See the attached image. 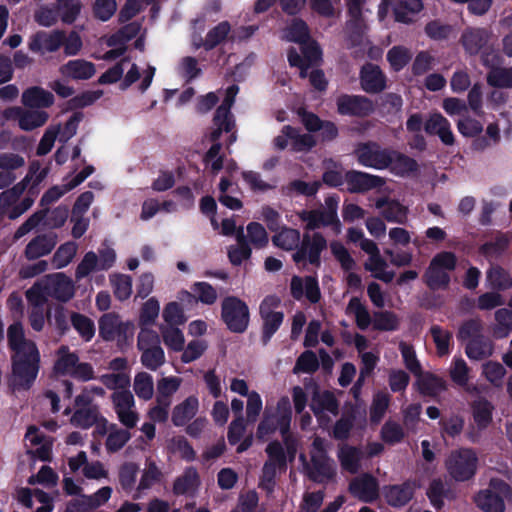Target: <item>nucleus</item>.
Returning <instances> with one entry per match:
<instances>
[{
  "label": "nucleus",
  "instance_id": "obj_1",
  "mask_svg": "<svg viewBox=\"0 0 512 512\" xmlns=\"http://www.w3.org/2000/svg\"><path fill=\"white\" fill-rule=\"evenodd\" d=\"M7 346L10 351L11 371L15 387L29 390L35 383L40 368L41 355L37 344L26 338L23 324L13 322L7 328Z\"/></svg>",
  "mask_w": 512,
  "mask_h": 512
},
{
  "label": "nucleus",
  "instance_id": "obj_2",
  "mask_svg": "<svg viewBox=\"0 0 512 512\" xmlns=\"http://www.w3.org/2000/svg\"><path fill=\"white\" fill-rule=\"evenodd\" d=\"M457 267V256L451 251H441L430 261L423 274V282L430 290H445L451 282L450 273Z\"/></svg>",
  "mask_w": 512,
  "mask_h": 512
},
{
  "label": "nucleus",
  "instance_id": "obj_3",
  "mask_svg": "<svg viewBox=\"0 0 512 512\" xmlns=\"http://www.w3.org/2000/svg\"><path fill=\"white\" fill-rule=\"evenodd\" d=\"M99 336L107 342L116 341L119 349L124 350L133 342L135 325L131 321L123 322L114 313H105L98 320Z\"/></svg>",
  "mask_w": 512,
  "mask_h": 512
},
{
  "label": "nucleus",
  "instance_id": "obj_4",
  "mask_svg": "<svg viewBox=\"0 0 512 512\" xmlns=\"http://www.w3.org/2000/svg\"><path fill=\"white\" fill-rule=\"evenodd\" d=\"M505 501L512 502V486L501 478H491L488 487L474 496L476 506L483 512H505Z\"/></svg>",
  "mask_w": 512,
  "mask_h": 512
},
{
  "label": "nucleus",
  "instance_id": "obj_5",
  "mask_svg": "<svg viewBox=\"0 0 512 512\" xmlns=\"http://www.w3.org/2000/svg\"><path fill=\"white\" fill-rule=\"evenodd\" d=\"M221 320L230 332L243 334L250 324L249 306L237 296H226L221 302Z\"/></svg>",
  "mask_w": 512,
  "mask_h": 512
},
{
  "label": "nucleus",
  "instance_id": "obj_6",
  "mask_svg": "<svg viewBox=\"0 0 512 512\" xmlns=\"http://www.w3.org/2000/svg\"><path fill=\"white\" fill-rule=\"evenodd\" d=\"M478 457L472 448H460L452 451L446 460L450 476L458 482L472 479L477 471Z\"/></svg>",
  "mask_w": 512,
  "mask_h": 512
},
{
  "label": "nucleus",
  "instance_id": "obj_7",
  "mask_svg": "<svg viewBox=\"0 0 512 512\" xmlns=\"http://www.w3.org/2000/svg\"><path fill=\"white\" fill-rule=\"evenodd\" d=\"M280 303L281 300L276 295H268L260 303L259 315L262 320L261 343L263 346L268 345L284 321V313L274 311Z\"/></svg>",
  "mask_w": 512,
  "mask_h": 512
},
{
  "label": "nucleus",
  "instance_id": "obj_8",
  "mask_svg": "<svg viewBox=\"0 0 512 512\" xmlns=\"http://www.w3.org/2000/svg\"><path fill=\"white\" fill-rule=\"evenodd\" d=\"M327 248V240L320 232L312 235L304 233L297 250L293 253L292 259L296 264L308 262L310 265L319 268L321 266V254Z\"/></svg>",
  "mask_w": 512,
  "mask_h": 512
},
{
  "label": "nucleus",
  "instance_id": "obj_9",
  "mask_svg": "<svg viewBox=\"0 0 512 512\" xmlns=\"http://www.w3.org/2000/svg\"><path fill=\"white\" fill-rule=\"evenodd\" d=\"M336 108L341 116L366 118L374 113L375 104L364 95L343 93L336 98Z\"/></svg>",
  "mask_w": 512,
  "mask_h": 512
},
{
  "label": "nucleus",
  "instance_id": "obj_10",
  "mask_svg": "<svg viewBox=\"0 0 512 512\" xmlns=\"http://www.w3.org/2000/svg\"><path fill=\"white\" fill-rule=\"evenodd\" d=\"M390 150L381 149L376 142H365L357 145L355 155L362 166L383 170L391 165Z\"/></svg>",
  "mask_w": 512,
  "mask_h": 512
},
{
  "label": "nucleus",
  "instance_id": "obj_11",
  "mask_svg": "<svg viewBox=\"0 0 512 512\" xmlns=\"http://www.w3.org/2000/svg\"><path fill=\"white\" fill-rule=\"evenodd\" d=\"M43 291L47 296L66 303L74 297L75 287L73 281L60 272L47 277Z\"/></svg>",
  "mask_w": 512,
  "mask_h": 512
},
{
  "label": "nucleus",
  "instance_id": "obj_12",
  "mask_svg": "<svg viewBox=\"0 0 512 512\" xmlns=\"http://www.w3.org/2000/svg\"><path fill=\"white\" fill-rule=\"evenodd\" d=\"M417 485L415 481L406 480L401 484H389L382 488V496L393 508L406 506L414 497Z\"/></svg>",
  "mask_w": 512,
  "mask_h": 512
},
{
  "label": "nucleus",
  "instance_id": "obj_13",
  "mask_svg": "<svg viewBox=\"0 0 512 512\" xmlns=\"http://www.w3.org/2000/svg\"><path fill=\"white\" fill-rule=\"evenodd\" d=\"M491 39V33L486 28L467 27L461 34L460 43L466 54L470 56L479 55Z\"/></svg>",
  "mask_w": 512,
  "mask_h": 512
},
{
  "label": "nucleus",
  "instance_id": "obj_14",
  "mask_svg": "<svg viewBox=\"0 0 512 512\" xmlns=\"http://www.w3.org/2000/svg\"><path fill=\"white\" fill-rule=\"evenodd\" d=\"M65 42V31H38L29 41V49L35 53L56 52Z\"/></svg>",
  "mask_w": 512,
  "mask_h": 512
},
{
  "label": "nucleus",
  "instance_id": "obj_15",
  "mask_svg": "<svg viewBox=\"0 0 512 512\" xmlns=\"http://www.w3.org/2000/svg\"><path fill=\"white\" fill-rule=\"evenodd\" d=\"M345 182L350 193H365L372 189L380 188L385 184L382 177L358 170L347 171L345 173Z\"/></svg>",
  "mask_w": 512,
  "mask_h": 512
},
{
  "label": "nucleus",
  "instance_id": "obj_16",
  "mask_svg": "<svg viewBox=\"0 0 512 512\" xmlns=\"http://www.w3.org/2000/svg\"><path fill=\"white\" fill-rule=\"evenodd\" d=\"M310 409L315 417L321 420L326 417L325 411L337 415L339 413V402L333 392L329 390L320 391L319 386L314 383Z\"/></svg>",
  "mask_w": 512,
  "mask_h": 512
},
{
  "label": "nucleus",
  "instance_id": "obj_17",
  "mask_svg": "<svg viewBox=\"0 0 512 512\" xmlns=\"http://www.w3.org/2000/svg\"><path fill=\"white\" fill-rule=\"evenodd\" d=\"M349 491L360 501L372 503L379 497V483L373 475L365 473L350 482Z\"/></svg>",
  "mask_w": 512,
  "mask_h": 512
},
{
  "label": "nucleus",
  "instance_id": "obj_18",
  "mask_svg": "<svg viewBox=\"0 0 512 512\" xmlns=\"http://www.w3.org/2000/svg\"><path fill=\"white\" fill-rule=\"evenodd\" d=\"M307 476L316 483H325L332 480L336 475V470L327 453L311 454V465L305 464Z\"/></svg>",
  "mask_w": 512,
  "mask_h": 512
},
{
  "label": "nucleus",
  "instance_id": "obj_19",
  "mask_svg": "<svg viewBox=\"0 0 512 512\" xmlns=\"http://www.w3.org/2000/svg\"><path fill=\"white\" fill-rule=\"evenodd\" d=\"M298 216L301 221L306 222L305 229L307 231H314L321 227H331L336 233L341 230L339 218L330 216L323 208L302 210Z\"/></svg>",
  "mask_w": 512,
  "mask_h": 512
},
{
  "label": "nucleus",
  "instance_id": "obj_20",
  "mask_svg": "<svg viewBox=\"0 0 512 512\" xmlns=\"http://www.w3.org/2000/svg\"><path fill=\"white\" fill-rule=\"evenodd\" d=\"M290 294L296 300H300L305 294L311 303H318L321 292L317 278L306 276L302 279L300 276H293L290 282Z\"/></svg>",
  "mask_w": 512,
  "mask_h": 512
},
{
  "label": "nucleus",
  "instance_id": "obj_21",
  "mask_svg": "<svg viewBox=\"0 0 512 512\" xmlns=\"http://www.w3.org/2000/svg\"><path fill=\"white\" fill-rule=\"evenodd\" d=\"M57 243V233L48 232L39 234L28 242L24 250V256L27 260H36L50 254Z\"/></svg>",
  "mask_w": 512,
  "mask_h": 512
},
{
  "label": "nucleus",
  "instance_id": "obj_22",
  "mask_svg": "<svg viewBox=\"0 0 512 512\" xmlns=\"http://www.w3.org/2000/svg\"><path fill=\"white\" fill-rule=\"evenodd\" d=\"M387 79L378 65L367 63L360 70L361 88L370 94H377L386 89Z\"/></svg>",
  "mask_w": 512,
  "mask_h": 512
},
{
  "label": "nucleus",
  "instance_id": "obj_23",
  "mask_svg": "<svg viewBox=\"0 0 512 512\" xmlns=\"http://www.w3.org/2000/svg\"><path fill=\"white\" fill-rule=\"evenodd\" d=\"M192 292L182 290L179 293V299L183 302L197 303L201 302L204 305H213L218 298L217 290L208 282L199 281L191 286Z\"/></svg>",
  "mask_w": 512,
  "mask_h": 512
},
{
  "label": "nucleus",
  "instance_id": "obj_24",
  "mask_svg": "<svg viewBox=\"0 0 512 512\" xmlns=\"http://www.w3.org/2000/svg\"><path fill=\"white\" fill-rule=\"evenodd\" d=\"M22 104L29 109H44L51 107L55 102L54 95L40 86H31L21 95Z\"/></svg>",
  "mask_w": 512,
  "mask_h": 512
},
{
  "label": "nucleus",
  "instance_id": "obj_25",
  "mask_svg": "<svg viewBox=\"0 0 512 512\" xmlns=\"http://www.w3.org/2000/svg\"><path fill=\"white\" fill-rule=\"evenodd\" d=\"M375 207L381 210L382 217L388 222L405 224L407 221L408 209L396 199L378 198Z\"/></svg>",
  "mask_w": 512,
  "mask_h": 512
},
{
  "label": "nucleus",
  "instance_id": "obj_26",
  "mask_svg": "<svg viewBox=\"0 0 512 512\" xmlns=\"http://www.w3.org/2000/svg\"><path fill=\"white\" fill-rule=\"evenodd\" d=\"M199 409L198 398L194 395L187 397L172 410L171 421L176 427L187 425L197 414Z\"/></svg>",
  "mask_w": 512,
  "mask_h": 512
},
{
  "label": "nucleus",
  "instance_id": "obj_27",
  "mask_svg": "<svg viewBox=\"0 0 512 512\" xmlns=\"http://www.w3.org/2000/svg\"><path fill=\"white\" fill-rule=\"evenodd\" d=\"M417 376L418 378L415 382V386L422 396L435 398L447 388L446 382L443 380V378L433 373H421Z\"/></svg>",
  "mask_w": 512,
  "mask_h": 512
},
{
  "label": "nucleus",
  "instance_id": "obj_28",
  "mask_svg": "<svg viewBox=\"0 0 512 512\" xmlns=\"http://www.w3.org/2000/svg\"><path fill=\"white\" fill-rule=\"evenodd\" d=\"M200 484L199 474L195 467H187L183 474L178 476L173 483V494L176 496L186 495L194 491Z\"/></svg>",
  "mask_w": 512,
  "mask_h": 512
},
{
  "label": "nucleus",
  "instance_id": "obj_29",
  "mask_svg": "<svg viewBox=\"0 0 512 512\" xmlns=\"http://www.w3.org/2000/svg\"><path fill=\"white\" fill-rule=\"evenodd\" d=\"M236 245L230 246L228 249V258L232 265L240 266L243 261L251 257L252 250L243 232V228H239L236 233Z\"/></svg>",
  "mask_w": 512,
  "mask_h": 512
},
{
  "label": "nucleus",
  "instance_id": "obj_30",
  "mask_svg": "<svg viewBox=\"0 0 512 512\" xmlns=\"http://www.w3.org/2000/svg\"><path fill=\"white\" fill-rule=\"evenodd\" d=\"M61 72L76 80H87L94 76L96 70L92 62L76 59L70 60L62 66Z\"/></svg>",
  "mask_w": 512,
  "mask_h": 512
},
{
  "label": "nucleus",
  "instance_id": "obj_31",
  "mask_svg": "<svg viewBox=\"0 0 512 512\" xmlns=\"http://www.w3.org/2000/svg\"><path fill=\"white\" fill-rule=\"evenodd\" d=\"M426 495L431 505L439 511L444 507V500L451 498V489L442 479L434 478L429 483Z\"/></svg>",
  "mask_w": 512,
  "mask_h": 512
},
{
  "label": "nucleus",
  "instance_id": "obj_32",
  "mask_svg": "<svg viewBox=\"0 0 512 512\" xmlns=\"http://www.w3.org/2000/svg\"><path fill=\"white\" fill-rule=\"evenodd\" d=\"M423 9L421 0H399L393 7V15L396 22L409 24L413 22V16Z\"/></svg>",
  "mask_w": 512,
  "mask_h": 512
},
{
  "label": "nucleus",
  "instance_id": "obj_33",
  "mask_svg": "<svg viewBox=\"0 0 512 512\" xmlns=\"http://www.w3.org/2000/svg\"><path fill=\"white\" fill-rule=\"evenodd\" d=\"M486 280L495 291H506L512 288V276L500 265L491 266L486 272Z\"/></svg>",
  "mask_w": 512,
  "mask_h": 512
},
{
  "label": "nucleus",
  "instance_id": "obj_34",
  "mask_svg": "<svg viewBox=\"0 0 512 512\" xmlns=\"http://www.w3.org/2000/svg\"><path fill=\"white\" fill-rule=\"evenodd\" d=\"M472 416L479 430L486 429L492 422L493 405L486 398H479L471 404Z\"/></svg>",
  "mask_w": 512,
  "mask_h": 512
},
{
  "label": "nucleus",
  "instance_id": "obj_35",
  "mask_svg": "<svg viewBox=\"0 0 512 512\" xmlns=\"http://www.w3.org/2000/svg\"><path fill=\"white\" fill-rule=\"evenodd\" d=\"M492 352V342L484 335L470 340L465 347V353L471 360H483L491 356Z\"/></svg>",
  "mask_w": 512,
  "mask_h": 512
},
{
  "label": "nucleus",
  "instance_id": "obj_36",
  "mask_svg": "<svg viewBox=\"0 0 512 512\" xmlns=\"http://www.w3.org/2000/svg\"><path fill=\"white\" fill-rule=\"evenodd\" d=\"M300 240L301 235L299 230L286 226L282 227L281 230L277 231L272 237L273 244L286 251L297 250Z\"/></svg>",
  "mask_w": 512,
  "mask_h": 512
},
{
  "label": "nucleus",
  "instance_id": "obj_37",
  "mask_svg": "<svg viewBox=\"0 0 512 512\" xmlns=\"http://www.w3.org/2000/svg\"><path fill=\"white\" fill-rule=\"evenodd\" d=\"M357 418V410L354 406L348 411L343 412L342 416L335 422L333 427V437L336 440H347L354 427Z\"/></svg>",
  "mask_w": 512,
  "mask_h": 512
},
{
  "label": "nucleus",
  "instance_id": "obj_38",
  "mask_svg": "<svg viewBox=\"0 0 512 512\" xmlns=\"http://www.w3.org/2000/svg\"><path fill=\"white\" fill-rule=\"evenodd\" d=\"M510 240L506 234L499 232L491 241L479 247V253L485 258H497L509 248Z\"/></svg>",
  "mask_w": 512,
  "mask_h": 512
},
{
  "label": "nucleus",
  "instance_id": "obj_39",
  "mask_svg": "<svg viewBox=\"0 0 512 512\" xmlns=\"http://www.w3.org/2000/svg\"><path fill=\"white\" fill-rule=\"evenodd\" d=\"M70 323L85 342H89L95 335V324L91 318L79 312L70 313Z\"/></svg>",
  "mask_w": 512,
  "mask_h": 512
},
{
  "label": "nucleus",
  "instance_id": "obj_40",
  "mask_svg": "<svg viewBox=\"0 0 512 512\" xmlns=\"http://www.w3.org/2000/svg\"><path fill=\"white\" fill-rule=\"evenodd\" d=\"M391 168L398 175L414 173L418 170V163L415 159L398 152L390 150Z\"/></svg>",
  "mask_w": 512,
  "mask_h": 512
},
{
  "label": "nucleus",
  "instance_id": "obj_41",
  "mask_svg": "<svg viewBox=\"0 0 512 512\" xmlns=\"http://www.w3.org/2000/svg\"><path fill=\"white\" fill-rule=\"evenodd\" d=\"M79 357L75 352H70L68 346H61L58 349V359L54 364V371L59 375L71 374Z\"/></svg>",
  "mask_w": 512,
  "mask_h": 512
},
{
  "label": "nucleus",
  "instance_id": "obj_42",
  "mask_svg": "<svg viewBox=\"0 0 512 512\" xmlns=\"http://www.w3.org/2000/svg\"><path fill=\"white\" fill-rule=\"evenodd\" d=\"M496 325L493 335L496 339H503L512 332V308H499L494 314Z\"/></svg>",
  "mask_w": 512,
  "mask_h": 512
},
{
  "label": "nucleus",
  "instance_id": "obj_43",
  "mask_svg": "<svg viewBox=\"0 0 512 512\" xmlns=\"http://www.w3.org/2000/svg\"><path fill=\"white\" fill-rule=\"evenodd\" d=\"M282 133L286 134L292 140V148L295 151H308L316 146V140L311 134H299L297 130L286 125L282 129Z\"/></svg>",
  "mask_w": 512,
  "mask_h": 512
},
{
  "label": "nucleus",
  "instance_id": "obj_44",
  "mask_svg": "<svg viewBox=\"0 0 512 512\" xmlns=\"http://www.w3.org/2000/svg\"><path fill=\"white\" fill-rule=\"evenodd\" d=\"M430 334L435 343L437 355L440 357L448 355L453 341L452 332L443 329L439 325H432L430 328Z\"/></svg>",
  "mask_w": 512,
  "mask_h": 512
},
{
  "label": "nucleus",
  "instance_id": "obj_45",
  "mask_svg": "<svg viewBox=\"0 0 512 512\" xmlns=\"http://www.w3.org/2000/svg\"><path fill=\"white\" fill-rule=\"evenodd\" d=\"M49 118V114L43 110L29 109L23 111L20 119V129L23 131H32L43 126Z\"/></svg>",
  "mask_w": 512,
  "mask_h": 512
},
{
  "label": "nucleus",
  "instance_id": "obj_46",
  "mask_svg": "<svg viewBox=\"0 0 512 512\" xmlns=\"http://www.w3.org/2000/svg\"><path fill=\"white\" fill-rule=\"evenodd\" d=\"M361 452L357 447L344 446L339 450L338 458L344 470L357 473L360 467Z\"/></svg>",
  "mask_w": 512,
  "mask_h": 512
},
{
  "label": "nucleus",
  "instance_id": "obj_47",
  "mask_svg": "<svg viewBox=\"0 0 512 512\" xmlns=\"http://www.w3.org/2000/svg\"><path fill=\"white\" fill-rule=\"evenodd\" d=\"M386 57L392 70L399 72L411 61L412 53L407 47L397 45L387 52Z\"/></svg>",
  "mask_w": 512,
  "mask_h": 512
},
{
  "label": "nucleus",
  "instance_id": "obj_48",
  "mask_svg": "<svg viewBox=\"0 0 512 512\" xmlns=\"http://www.w3.org/2000/svg\"><path fill=\"white\" fill-rule=\"evenodd\" d=\"M77 252V244L73 241H68L61 244L55 251L52 258V265L55 269H62L69 265Z\"/></svg>",
  "mask_w": 512,
  "mask_h": 512
},
{
  "label": "nucleus",
  "instance_id": "obj_49",
  "mask_svg": "<svg viewBox=\"0 0 512 512\" xmlns=\"http://www.w3.org/2000/svg\"><path fill=\"white\" fill-rule=\"evenodd\" d=\"M57 8L60 13V19L64 24H73L82 9V3L80 0H56Z\"/></svg>",
  "mask_w": 512,
  "mask_h": 512
},
{
  "label": "nucleus",
  "instance_id": "obj_50",
  "mask_svg": "<svg viewBox=\"0 0 512 512\" xmlns=\"http://www.w3.org/2000/svg\"><path fill=\"white\" fill-rule=\"evenodd\" d=\"M98 407L78 408L71 417V423L75 427L89 429L98 421Z\"/></svg>",
  "mask_w": 512,
  "mask_h": 512
},
{
  "label": "nucleus",
  "instance_id": "obj_51",
  "mask_svg": "<svg viewBox=\"0 0 512 512\" xmlns=\"http://www.w3.org/2000/svg\"><path fill=\"white\" fill-rule=\"evenodd\" d=\"M487 84L494 88L512 89V67H499L487 73Z\"/></svg>",
  "mask_w": 512,
  "mask_h": 512
},
{
  "label": "nucleus",
  "instance_id": "obj_52",
  "mask_svg": "<svg viewBox=\"0 0 512 512\" xmlns=\"http://www.w3.org/2000/svg\"><path fill=\"white\" fill-rule=\"evenodd\" d=\"M133 389L138 398L150 400L154 393L153 377L147 372H139L135 375Z\"/></svg>",
  "mask_w": 512,
  "mask_h": 512
},
{
  "label": "nucleus",
  "instance_id": "obj_53",
  "mask_svg": "<svg viewBox=\"0 0 512 512\" xmlns=\"http://www.w3.org/2000/svg\"><path fill=\"white\" fill-rule=\"evenodd\" d=\"M230 29L231 26L228 21H222L210 29L203 43L205 50L210 51L223 42L228 36Z\"/></svg>",
  "mask_w": 512,
  "mask_h": 512
},
{
  "label": "nucleus",
  "instance_id": "obj_54",
  "mask_svg": "<svg viewBox=\"0 0 512 512\" xmlns=\"http://www.w3.org/2000/svg\"><path fill=\"white\" fill-rule=\"evenodd\" d=\"M164 344L172 351L180 352L184 349L185 339L183 332L176 326L161 328Z\"/></svg>",
  "mask_w": 512,
  "mask_h": 512
},
{
  "label": "nucleus",
  "instance_id": "obj_55",
  "mask_svg": "<svg viewBox=\"0 0 512 512\" xmlns=\"http://www.w3.org/2000/svg\"><path fill=\"white\" fill-rule=\"evenodd\" d=\"M138 472L139 466L134 462H125L120 466L119 483L125 492H131L134 488Z\"/></svg>",
  "mask_w": 512,
  "mask_h": 512
},
{
  "label": "nucleus",
  "instance_id": "obj_56",
  "mask_svg": "<svg viewBox=\"0 0 512 512\" xmlns=\"http://www.w3.org/2000/svg\"><path fill=\"white\" fill-rule=\"evenodd\" d=\"M380 436L384 443L395 445L404 439L405 432L399 423L389 419L382 426Z\"/></svg>",
  "mask_w": 512,
  "mask_h": 512
},
{
  "label": "nucleus",
  "instance_id": "obj_57",
  "mask_svg": "<svg viewBox=\"0 0 512 512\" xmlns=\"http://www.w3.org/2000/svg\"><path fill=\"white\" fill-rule=\"evenodd\" d=\"M115 298L119 301L127 300L132 293V278L125 274L110 276Z\"/></svg>",
  "mask_w": 512,
  "mask_h": 512
},
{
  "label": "nucleus",
  "instance_id": "obj_58",
  "mask_svg": "<svg viewBox=\"0 0 512 512\" xmlns=\"http://www.w3.org/2000/svg\"><path fill=\"white\" fill-rule=\"evenodd\" d=\"M319 368V360L312 350H305L297 358L293 373H315Z\"/></svg>",
  "mask_w": 512,
  "mask_h": 512
},
{
  "label": "nucleus",
  "instance_id": "obj_59",
  "mask_svg": "<svg viewBox=\"0 0 512 512\" xmlns=\"http://www.w3.org/2000/svg\"><path fill=\"white\" fill-rule=\"evenodd\" d=\"M141 364L151 370L156 371L165 363V353L162 347H153L141 351Z\"/></svg>",
  "mask_w": 512,
  "mask_h": 512
},
{
  "label": "nucleus",
  "instance_id": "obj_60",
  "mask_svg": "<svg viewBox=\"0 0 512 512\" xmlns=\"http://www.w3.org/2000/svg\"><path fill=\"white\" fill-rule=\"evenodd\" d=\"M390 404V396L387 393H377L370 407V421L372 424H379L386 414Z\"/></svg>",
  "mask_w": 512,
  "mask_h": 512
},
{
  "label": "nucleus",
  "instance_id": "obj_61",
  "mask_svg": "<svg viewBox=\"0 0 512 512\" xmlns=\"http://www.w3.org/2000/svg\"><path fill=\"white\" fill-rule=\"evenodd\" d=\"M373 328L377 331H396L399 328V319L392 311L375 312Z\"/></svg>",
  "mask_w": 512,
  "mask_h": 512
},
{
  "label": "nucleus",
  "instance_id": "obj_62",
  "mask_svg": "<svg viewBox=\"0 0 512 512\" xmlns=\"http://www.w3.org/2000/svg\"><path fill=\"white\" fill-rule=\"evenodd\" d=\"M483 324L479 318H471L464 321L457 332L459 341L472 340L482 336Z\"/></svg>",
  "mask_w": 512,
  "mask_h": 512
},
{
  "label": "nucleus",
  "instance_id": "obj_63",
  "mask_svg": "<svg viewBox=\"0 0 512 512\" xmlns=\"http://www.w3.org/2000/svg\"><path fill=\"white\" fill-rule=\"evenodd\" d=\"M465 420L459 414H452L449 417H443L439 421V425L443 434L451 438L459 436L464 428Z\"/></svg>",
  "mask_w": 512,
  "mask_h": 512
},
{
  "label": "nucleus",
  "instance_id": "obj_64",
  "mask_svg": "<svg viewBox=\"0 0 512 512\" xmlns=\"http://www.w3.org/2000/svg\"><path fill=\"white\" fill-rule=\"evenodd\" d=\"M247 240L255 248L261 249L267 246L269 242L268 234L262 224L250 222L247 225Z\"/></svg>",
  "mask_w": 512,
  "mask_h": 512
}]
</instances>
